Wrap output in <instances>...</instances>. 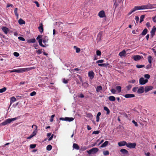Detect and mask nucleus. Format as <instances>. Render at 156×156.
I'll return each mask as SVG.
<instances>
[{"label":"nucleus","mask_w":156,"mask_h":156,"mask_svg":"<svg viewBox=\"0 0 156 156\" xmlns=\"http://www.w3.org/2000/svg\"><path fill=\"white\" fill-rule=\"evenodd\" d=\"M98 16L101 18H103L105 17V14L104 11L101 10L98 13Z\"/></svg>","instance_id":"6e6552de"},{"label":"nucleus","mask_w":156,"mask_h":156,"mask_svg":"<svg viewBox=\"0 0 156 156\" xmlns=\"http://www.w3.org/2000/svg\"><path fill=\"white\" fill-rule=\"evenodd\" d=\"M144 92V89L143 87H140L137 90V92L138 94H141Z\"/></svg>","instance_id":"6ab92c4d"},{"label":"nucleus","mask_w":156,"mask_h":156,"mask_svg":"<svg viewBox=\"0 0 156 156\" xmlns=\"http://www.w3.org/2000/svg\"><path fill=\"white\" fill-rule=\"evenodd\" d=\"M139 10L138 6H135L134 7L133 9L130 11L128 14V16H129L132 13L134 12L136 10Z\"/></svg>","instance_id":"0eeeda50"},{"label":"nucleus","mask_w":156,"mask_h":156,"mask_svg":"<svg viewBox=\"0 0 156 156\" xmlns=\"http://www.w3.org/2000/svg\"><path fill=\"white\" fill-rule=\"evenodd\" d=\"M153 88V87L151 86H146L145 87V93H147L152 90Z\"/></svg>","instance_id":"9d476101"},{"label":"nucleus","mask_w":156,"mask_h":156,"mask_svg":"<svg viewBox=\"0 0 156 156\" xmlns=\"http://www.w3.org/2000/svg\"><path fill=\"white\" fill-rule=\"evenodd\" d=\"M108 143V141H105L103 144L101 146V147H104L107 146Z\"/></svg>","instance_id":"7c9ffc66"},{"label":"nucleus","mask_w":156,"mask_h":156,"mask_svg":"<svg viewBox=\"0 0 156 156\" xmlns=\"http://www.w3.org/2000/svg\"><path fill=\"white\" fill-rule=\"evenodd\" d=\"M38 42L39 43V44L40 46H41L42 47H45V45H43L42 43V42L43 41H42V39H40L38 40Z\"/></svg>","instance_id":"393cba45"},{"label":"nucleus","mask_w":156,"mask_h":156,"mask_svg":"<svg viewBox=\"0 0 156 156\" xmlns=\"http://www.w3.org/2000/svg\"><path fill=\"white\" fill-rule=\"evenodd\" d=\"M126 51L124 50H123L122 51L120 52L119 53V55L121 57H122L123 56H124L126 55Z\"/></svg>","instance_id":"aec40b11"},{"label":"nucleus","mask_w":156,"mask_h":156,"mask_svg":"<svg viewBox=\"0 0 156 156\" xmlns=\"http://www.w3.org/2000/svg\"><path fill=\"white\" fill-rule=\"evenodd\" d=\"M36 94V92L34 91L31 93L30 95L31 96H33L35 95Z\"/></svg>","instance_id":"8fccbe9b"},{"label":"nucleus","mask_w":156,"mask_h":156,"mask_svg":"<svg viewBox=\"0 0 156 156\" xmlns=\"http://www.w3.org/2000/svg\"><path fill=\"white\" fill-rule=\"evenodd\" d=\"M42 36L41 35H38L36 38L37 40H39L40 39H42Z\"/></svg>","instance_id":"bf43d9fd"},{"label":"nucleus","mask_w":156,"mask_h":156,"mask_svg":"<svg viewBox=\"0 0 156 156\" xmlns=\"http://www.w3.org/2000/svg\"><path fill=\"white\" fill-rule=\"evenodd\" d=\"M101 113L100 112H98L96 116V122H98L99 120V116L101 115Z\"/></svg>","instance_id":"473e14b6"},{"label":"nucleus","mask_w":156,"mask_h":156,"mask_svg":"<svg viewBox=\"0 0 156 156\" xmlns=\"http://www.w3.org/2000/svg\"><path fill=\"white\" fill-rule=\"evenodd\" d=\"M132 122L134 124L135 126H138V124L137 123L135 120H133Z\"/></svg>","instance_id":"e2e57ef3"},{"label":"nucleus","mask_w":156,"mask_h":156,"mask_svg":"<svg viewBox=\"0 0 156 156\" xmlns=\"http://www.w3.org/2000/svg\"><path fill=\"white\" fill-rule=\"evenodd\" d=\"M74 48L76 49V52L77 53L79 52L80 51V48H77L76 46H74Z\"/></svg>","instance_id":"c9c22d12"},{"label":"nucleus","mask_w":156,"mask_h":156,"mask_svg":"<svg viewBox=\"0 0 156 156\" xmlns=\"http://www.w3.org/2000/svg\"><path fill=\"white\" fill-rule=\"evenodd\" d=\"M153 59L152 57L149 55L147 58V60L149 64H151L152 63V60Z\"/></svg>","instance_id":"c756f323"},{"label":"nucleus","mask_w":156,"mask_h":156,"mask_svg":"<svg viewBox=\"0 0 156 156\" xmlns=\"http://www.w3.org/2000/svg\"><path fill=\"white\" fill-rule=\"evenodd\" d=\"M145 66L144 65H136V67L137 68H140L142 67H144Z\"/></svg>","instance_id":"c03bdc74"},{"label":"nucleus","mask_w":156,"mask_h":156,"mask_svg":"<svg viewBox=\"0 0 156 156\" xmlns=\"http://www.w3.org/2000/svg\"><path fill=\"white\" fill-rule=\"evenodd\" d=\"M52 148V147L51 145H48L46 147V149L47 150L50 151Z\"/></svg>","instance_id":"4c0bfd02"},{"label":"nucleus","mask_w":156,"mask_h":156,"mask_svg":"<svg viewBox=\"0 0 156 156\" xmlns=\"http://www.w3.org/2000/svg\"><path fill=\"white\" fill-rule=\"evenodd\" d=\"M104 60L103 59L100 60H98L96 62L97 63H101L104 62Z\"/></svg>","instance_id":"09e8293b"},{"label":"nucleus","mask_w":156,"mask_h":156,"mask_svg":"<svg viewBox=\"0 0 156 156\" xmlns=\"http://www.w3.org/2000/svg\"><path fill=\"white\" fill-rule=\"evenodd\" d=\"M156 31V27L154 26L153 27L151 32V36L152 38L155 35Z\"/></svg>","instance_id":"1a4fd4ad"},{"label":"nucleus","mask_w":156,"mask_h":156,"mask_svg":"<svg viewBox=\"0 0 156 156\" xmlns=\"http://www.w3.org/2000/svg\"><path fill=\"white\" fill-rule=\"evenodd\" d=\"M36 144H32L30 145V147L31 148H34L36 147Z\"/></svg>","instance_id":"a18cd8bd"},{"label":"nucleus","mask_w":156,"mask_h":156,"mask_svg":"<svg viewBox=\"0 0 156 156\" xmlns=\"http://www.w3.org/2000/svg\"><path fill=\"white\" fill-rule=\"evenodd\" d=\"M55 115H53L51 116V117L50 118V122H52L53 121V118L55 117Z\"/></svg>","instance_id":"49530a36"},{"label":"nucleus","mask_w":156,"mask_h":156,"mask_svg":"<svg viewBox=\"0 0 156 156\" xmlns=\"http://www.w3.org/2000/svg\"><path fill=\"white\" fill-rule=\"evenodd\" d=\"M109 65L108 63H102V64H98V66H99L104 67H107Z\"/></svg>","instance_id":"bb28decb"},{"label":"nucleus","mask_w":156,"mask_h":156,"mask_svg":"<svg viewBox=\"0 0 156 156\" xmlns=\"http://www.w3.org/2000/svg\"><path fill=\"white\" fill-rule=\"evenodd\" d=\"M141 58V56L138 55H135L133 57V59L136 61L139 60Z\"/></svg>","instance_id":"f3484780"},{"label":"nucleus","mask_w":156,"mask_h":156,"mask_svg":"<svg viewBox=\"0 0 156 156\" xmlns=\"http://www.w3.org/2000/svg\"><path fill=\"white\" fill-rule=\"evenodd\" d=\"M74 120V118H73V117H69V122H71V121H73V120Z\"/></svg>","instance_id":"338daca9"},{"label":"nucleus","mask_w":156,"mask_h":156,"mask_svg":"<svg viewBox=\"0 0 156 156\" xmlns=\"http://www.w3.org/2000/svg\"><path fill=\"white\" fill-rule=\"evenodd\" d=\"M148 81L147 79H144L143 77H141L139 79V83L141 85L145 84Z\"/></svg>","instance_id":"39448f33"},{"label":"nucleus","mask_w":156,"mask_h":156,"mask_svg":"<svg viewBox=\"0 0 156 156\" xmlns=\"http://www.w3.org/2000/svg\"><path fill=\"white\" fill-rule=\"evenodd\" d=\"M135 20H136V23H138L139 20V18L138 16H136L135 17Z\"/></svg>","instance_id":"13d9d810"},{"label":"nucleus","mask_w":156,"mask_h":156,"mask_svg":"<svg viewBox=\"0 0 156 156\" xmlns=\"http://www.w3.org/2000/svg\"><path fill=\"white\" fill-rule=\"evenodd\" d=\"M94 73L92 71H91L88 73V76L91 79H92L94 78Z\"/></svg>","instance_id":"f8f14e48"},{"label":"nucleus","mask_w":156,"mask_h":156,"mask_svg":"<svg viewBox=\"0 0 156 156\" xmlns=\"http://www.w3.org/2000/svg\"><path fill=\"white\" fill-rule=\"evenodd\" d=\"M14 55L16 57H18L19 56V54L17 52H14L13 53Z\"/></svg>","instance_id":"4d7b16f0"},{"label":"nucleus","mask_w":156,"mask_h":156,"mask_svg":"<svg viewBox=\"0 0 156 156\" xmlns=\"http://www.w3.org/2000/svg\"><path fill=\"white\" fill-rule=\"evenodd\" d=\"M132 87V85H129L128 86H127L126 87V88H127V90H129Z\"/></svg>","instance_id":"3c124183"},{"label":"nucleus","mask_w":156,"mask_h":156,"mask_svg":"<svg viewBox=\"0 0 156 156\" xmlns=\"http://www.w3.org/2000/svg\"><path fill=\"white\" fill-rule=\"evenodd\" d=\"M34 126L35 127V130L31 134L33 136H35L37 133V126L35 125H33L32 126V127H33V126Z\"/></svg>","instance_id":"a211bd4d"},{"label":"nucleus","mask_w":156,"mask_h":156,"mask_svg":"<svg viewBox=\"0 0 156 156\" xmlns=\"http://www.w3.org/2000/svg\"><path fill=\"white\" fill-rule=\"evenodd\" d=\"M153 21L155 23H156V15L152 18Z\"/></svg>","instance_id":"69168bd1"},{"label":"nucleus","mask_w":156,"mask_h":156,"mask_svg":"<svg viewBox=\"0 0 156 156\" xmlns=\"http://www.w3.org/2000/svg\"><path fill=\"white\" fill-rule=\"evenodd\" d=\"M144 17H145V16L144 15H142L140 17V23H141L144 20Z\"/></svg>","instance_id":"a19ab883"},{"label":"nucleus","mask_w":156,"mask_h":156,"mask_svg":"<svg viewBox=\"0 0 156 156\" xmlns=\"http://www.w3.org/2000/svg\"><path fill=\"white\" fill-rule=\"evenodd\" d=\"M38 29L41 33L43 32L44 28L43 27V25L42 23H41L40 24V26L38 27Z\"/></svg>","instance_id":"4468645a"},{"label":"nucleus","mask_w":156,"mask_h":156,"mask_svg":"<svg viewBox=\"0 0 156 156\" xmlns=\"http://www.w3.org/2000/svg\"><path fill=\"white\" fill-rule=\"evenodd\" d=\"M136 82V80H131L129 81L128 82L129 83H134Z\"/></svg>","instance_id":"052dcab7"},{"label":"nucleus","mask_w":156,"mask_h":156,"mask_svg":"<svg viewBox=\"0 0 156 156\" xmlns=\"http://www.w3.org/2000/svg\"><path fill=\"white\" fill-rule=\"evenodd\" d=\"M7 89L6 87H4L3 88L0 89V93H2L5 92Z\"/></svg>","instance_id":"e433bc0d"},{"label":"nucleus","mask_w":156,"mask_h":156,"mask_svg":"<svg viewBox=\"0 0 156 156\" xmlns=\"http://www.w3.org/2000/svg\"><path fill=\"white\" fill-rule=\"evenodd\" d=\"M36 41V39L35 38H32L29 39L27 40V42L29 43H34Z\"/></svg>","instance_id":"cd10ccee"},{"label":"nucleus","mask_w":156,"mask_h":156,"mask_svg":"<svg viewBox=\"0 0 156 156\" xmlns=\"http://www.w3.org/2000/svg\"><path fill=\"white\" fill-rule=\"evenodd\" d=\"M35 67H33L32 68H23L16 69V72L17 73H23L27 71L32 69H35Z\"/></svg>","instance_id":"f03ea898"},{"label":"nucleus","mask_w":156,"mask_h":156,"mask_svg":"<svg viewBox=\"0 0 156 156\" xmlns=\"http://www.w3.org/2000/svg\"><path fill=\"white\" fill-rule=\"evenodd\" d=\"M144 76L145 78L147 79H149L150 78V76L148 74L145 75Z\"/></svg>","instance_id":"6e6d98bb"},{"label":"nucleus","mask_w":156,"mask_h":156,"mask_svg":"<svg viewBox=\"0 0 156 156\" xmlns=\"http://www.w3.org/2000/svg\"><path fill=\"white\" fill-rule=\"evenodd\" d=\"M18 39L20 41H25V39L23 37H18Z\"/></svg>","instance_id":"de8ad7c7"},{"label":"nucleus","mask_w":156,"mask_h":156,"mask_svg":"<svg viewBox=\"0 0 156 156\" xmlns=\"http://www.w3.org/2000/svg\"><path fill=\"white\" fill-rule=\"evenodd\" d=\"M124 96L126 98H131L135 97V95L133 94H125Z\"/></svg>","instance_id":"dca6fc26"},{"label":"nucleus","mask_w":156,"mask_h":156,"mask_svg":"<svg viewBox=\"0 0 156 156\" xmlns=\"http://www.w3.org/2000/svg\"><path fill=\"white\" fill-rule=\"evenodd\" d=\"M96 55H97L100 56L101 55V51L99 50H97L96 51Z\"/></svg>","instance_id":"37998d69"},{"label":"nucleus","mask_w":156,"mask_h":156,"mask_svg":"<svg viewBox=\"0 0 156 156\" xmlns=\"http://www.w3.org/2000/svg\"><path fill=\"white\" fill-rule=\"evenodd\" d=\"M60 120L62 121H68V117H66L65 118H60Z\"/></svg>","instance_id":"ea45409f"},{"label":"nucleus","mask_w":156,"mask_h":156,"mask_svg":"<svg viewBox=\"0 0 156 156\" xmlns=\"http://www.w3.org/2000/svg\"><path fill=\"white\" fill-rule=\"evenodd\" d=\"M103 154L104 155H107L109 154V153L108 151H106L103 152Z\"/></svg>","instance_id":"79ce46f5"},{"label":"nucleus","mask_w":156,"mask_h":156,"mask_svg":"<svg viewBox=\"0 0 156 156\" xmlns=\"http://www.w3.org/2000/svg\"><path fill=\"white\" fill-rule=\"evenodd\" d=\"M102 90V87L101 86H98L96 88V90L98 92H100Z\"/></svg>","instance_id":"b1692460"},{"label":"nucleus","mask_w":156,"mask_h":156,"mask_svg":"<svg viewBox=\"0 0 156 156\" xmlns=\"http://www.w3.org/2000/svg\"><path fill=\"white\" fill-rule=\"evenodd\" d=\"M136 146V144L135 143H127L126 145L127 147L132 148H135Z\"/></svg>","instance_id":"423d86ee"},{"label":"nucleus","mask_w":156,"mask_h":156,"mask_svg":"<svg viewBox=\"0 0 156 156\" xmlns=\"http://www.w3.org/2000/svg\"><path fill=\"white\" fill-rule=\"evenodd\" d=\"M42 39L44 43V44L45 45H46V43H47L48 41V37L47 36H44Z\"/></svg>","instance_id":"ddd939ff"},{"label":"nucleus","mask_w":156,"mask_h":156,"mask_svg":"<svg viewBox=\"0 0 156 156\" xmlns=\"http://www.w3.org/2000/svg\"><path fill=\"white\" fill-rule=\"evenodd\" d=\"M34 3H35L36 5L38 7H39L40 6V5L38 2L37 1H35L34 2Z\"/></svg>","instance_id":"774afa93"},{"label":"nucleus","mask_w":156,"mask_h":156,"mask_svg":"<svg viewBox=\"0 0 156 156\" xmlns=\"http://www.w3.org/2000/svg\"><path fill=\"white\" fill-rule=\"evenodd\" d=\"M18 23L20 25L25 24V21L23 20L21 18H20L18 20Z\"/></svg>","instance_id":"c85d7f7f"},{"label":"nucleus","mask_w":156,"mask_h":156,"mask_svg":"<svg viewBox=\"0 0 156 156\" xmlns=\"http://www.w3.org/2000/svg\"><path fill=\"white\" fill-rule=\"evenodd\" d=\"M108 98L109 100L111 101H114L115 100V97L112 96H109Z\"/></svg>","instance_id":"a878e982"},{"label":"nucleus","mask_w":156,"mask_h":156,"mask_svg":"<svg viewBox=\"0 0 156 156\" xmlns=\"http://www.w3.org/2000/svg\"><path fill=\"white\" fill-rule=\"evenodd\" d=\"M111 92L113 94H115L116 93V90L114 89H112L111 90Z\"/></svg>","instance_id":"680f3d73"},{"label":"nucleus","mask_w":156,"mask_h":156,"mask_svg":"<svg viewBox=\"0 0 156 156\" xmlns=\"http://www.w3.org/2000/svg\"><path fill=\"white\" fill-rule=\"evenodd\" d=\"M127 144L126 141H122L118 142V145L119 147H122L125 145L126 146Z\"/></svg>","instance_id":"9b49d317"},{"label":"nucleus","mask_w":156,"mask_h":156,"mask_svg":"<svg viewBox=\"0 0 156 156\" xmlns=\"http://www.w3.org/2000/svg\"><path fill=\"white\" fill-rule=\"evenodd\" d=\"M18 117H16L13 118H9L7 119L5 121L2 123L0 125L2 126H5L7 124L10 123L11 122L16 120Z\"/></svg>","instance_id":"f257e3e1"},{"label":"nucleus","mask_w":156,"mask_h":156,"mask_svg":"<svg viewBox=\"0 0 156 156\" xmlns=\"http://www.w3.org/2000/svg\"><path fill=\"white\" fill-rule=\"evenodd\" d=\"M77 97L78 98H83L84 97V96L82 94H81L78 95Z\"/></svg>","instance_id":"603ef678"},{"label":"nucleus","mask_w":156,"mask_h":156,"mask_svg":"<svg viewBox=\"0 0 156 156\" xmlns=\"http://www.w3.org/2000/svg\"><path fill=\"white\" fill-rule=\"evenodd\" d=\"M100 131L98 130H97L96 131H94L93 133L92 134H98L99 133Z\"/></svg>","instance_id":"5fc2aeb1"},{"label":"nucleus","mask_w":156,"mask_h":156,"mask_svg":"<svg viewBox=\"0 0 156 156\" xmlns=\"http://www.w3.org/2000/svg\"><path fill=\"white\" fill-rule=\"evenodd\" d=\"M120 152L124 154H127L128 153V151L125 149H122L120 150Z\"/></svg>","instance_id":"5701e85b"},{"label":"nucleus","mask_w":156,"mask_h":156,"mask_svg":"<svg viewBox=\"0 0 156 156\" xmlns=\"http://www.w3.org/2000/svg\"><path fill=\"white\" fill-rule=\"evenodd\" d=\"M154 5L148 4L145 5L138 6L139 10L151 9L153 8Z\"/></svg>","instance_id":"7ed1b4c3"},{"label":"nucleus","mask_w":156,"mask_h":156,"mask_svg":"<svg viewBox=\"0 0 156 156\" xmlns=\"http://www.w3.org/2000/svg\"><path fill=\"white\" fill-rule=\"evenodd\" d=\"M42 49H39L38 50L36 51V52L38 53V55H40L42 53Z\"/></svg>","instance_id":"864d4df0"},{"label":"nucleus","mask_w":156,"mask_h":156,"mask_svg":"<svg viewBox=\"0 0 156 156\" xmlns=\"http://www.w3.org/2000/svg\"><path fill=\"white\" fill-rule=\"evenodd\" d=\"M137 88H138L137 87H134L132 89V90L134 92H135L136 91L137 89Z\"/></svg>","instance_id":"0e129e2a"},{"label":"nucleus","mask_w":156,"mask_h":156,"mask_svg":"<svg viewBox=\"0 0 156 156\" xmlns=\"http://www.w3.org/2000/svg\"><path fill=\"white\" fill-rule=\"evenodd\" d=\"M73 148L77 150H78L80 149V147L78 145V144L75 143L73 144Z\"/></svg>","instance_id":"4be33fe9"},{"label":"nucleus","mask_w":156,"mask_h":156,"mask_svg":"<svg viewBox=\"0 0 156 156\" xmlns=\"http://www.w3.org/2000/svg\"><path fill=\"white\" fill-rule=\"evenodd\" d=\"M104 109L105 111H106L107 114H109L110 111L108 107L105 106L104 107Z\"/></svg>","instance_id":"72a5a7b5"},{"label":"nucleus","mask_w":156,"mask_h":156,"mask_svg":"<svg viewBox=\"0 0 156 156\" xmlns=\"http://www.w3.org/2000/svg\"><path fill=\"white\" fill-rule=\"evenodd\" d=\"M11 102H14L16 101V99L14 97H12L10 98Z\"/></svg>","instance_id":"f704fd0d"},{"label":"nucleus","mask_w":156,"mask_h":156,"mask_svg":"<svg viewBox=\"0 0 156 156\" xmlns=\"http://www.w3.org/2000/svg\"><path fill=\"white\" fill-rule=\"evenodd\" d=\"M147 31L148 30L147 29V28H145L143 30L140 35L142 36H144L147 34Z\"/></svg>","instance_id":"412c9836"},{"label":"nucleus","mask_w":156,"mask_h":156,"mask_svg":"<svg viewBox=\"0 0 156 156\" xmlns=\"http://www.w3.org/2000/svg\"><path fill=\"white\" fill-rule=\"evenodd\" d=\"M116 89L118 91V92L119 93L121 91V87L120 86H117L116 87Z\"/></svg>","instance_id":"58836bf2"},{"label":"nucleus","mask_w":156,"mask_h":156,"mask_svg":"<svg viewBox=\"0 0 156 156\" xmlns=\"http://www.w3.org/2000/svg\"><path fill=\"white\" fill-rule=\"evenodd\" d=\"M98 151L99 149L98 148L94 147L89 151H87V152L89 154H95Z\"/></svg>","instance_id":"20e7f679"},{"label":"nucleus","mask_w":156,"mask_h":156,"mask_svg":"<svg viewBox=\"0 0 156 156\" xmlns=\"http://www.w3.org/2000/svg\"><path fill=\"white\" fill-rule=\"evenodd\" d=\"M2 29L3 31L6 34H7L9 31L8 28L6 27H2Z\"/></svg>","instance_id":"2eb2a0df"},{"label":"nucleus","mask_w":156,"mask_h":156,"mask_svg":"<svg viewBox=\"0 0 156 156\" xmlns=\"http://www.w3.org/2000/svg\"><path fill=\"white\" fill-rule=\"evenodd\" d=\"M17 11H18V9L17 8H16L15 9H14V13L16 15V16L17 18H18L19 17V14L17 13Z\"/></svg>","instance_id":"2f4dec72"}]
</instances>
